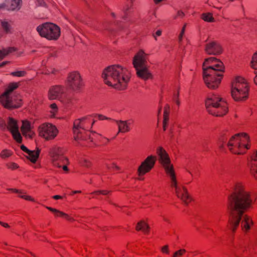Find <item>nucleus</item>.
<instances>
[{
    "label": "nucleus",
    "mask_w": 257,
    "mask_h": 257,
    "mask_svg": "<svg viewBox=\"0 0 257 257\" xmlns=\"http://www.w3.org/2000/svg\"><path fill=\"white\" fill-rule=\"evenodd\" d=\"M251 203L250 193L241 185L236 186L234 192L228 196V222L233 232L235 231L240 221L243 231L247 232L250 229L253 221L250 216L243 213L250 207Z\"/></svg>",
    "instance_id": "obj_1"
},
{
    "label": "nucleus",
    "mask_w": 257,
    "mask_h": 257,
    "mask_svg": "<svg viewBox=\"0 0 257 257\" xmlns=\"http://www.w3.org/2000/svg\"><path fill=\"white\" fill-rule=\"evenodd\" d=\"M101 76L105 84L118 90L126 89L131 79V73L128 69L118 64L104 68Z\"/></svg>",
    "instance_id": "obj_2"
},
{
    "label": "nucleus",
    "mask_w": 257,
    "mask_h": 257,
    "mask_svg": "<svg viewBox=\"0 0 257 257\" xmlns=\"http://www.w3.org/2000/svg\"><path fill=\"white\" fill-rule=\"evenodd\" d=\"M202 70L203 80L207 87L211 89L217 88L224 71L223 63L215 57L206 58L202 64Z\"/></svg>",
    "instance_id": "obj_3"
},
{
    "label": "nucleus",
    "mask_w": 257,
    "mask_h": 257,
    "mask_svg": "<svg viewBox=\"0 0 257 257\" xmlns=\"http://www.w3.org/2000/svg\"><path fill=\"white\" fill-rule=\"evenodd\" d=\"M149 54L143 49H140L134 55L132 63L136 71L137 76L140 78L147 80L152 78L153 75L147 65Z\"/></svg>",
    "instance_id": "obj_4"
},
{
    "label": "nucleus",
    "mask_w": 257,
    "mask_h": 257,
    "mask_svg": "<svg viewBox=\"0 0 257 257\" xmlns=\"http://www.w3.org/2000/svg\"><path fill=\"white\" fill-rule=\"evenodd\" d=\"M249 90V83L246 79L241 76H235L231 83V95L233 99L238 102L246 100Z\"/></svg>",
    "instance_id": "obj_5"
},
{
    "label": "nucleus",
    "mask_w": 257,
    "mask_h": 257,
    "mask_svg": "<svg viewBox=\"0 0 257 257\" xmlns=\"http://www.w3.org/2000/svg\"><path fill=\"white\" fill-rule=\"evenodd\" d=\"M250 142V138L247 134H237L229 139L227 146L231 153L242 155L249 149Z\"/></svg>",
    "instance_id": "obj_6"
},
{
    "label": "nucleus",
    "mask_w": 257,
    "mask_h": 257,
    "mask_svg": "<svg viewBox=\"0 0 257 257\" xmlns=\"http://www.w3.org/2000/svg\"><path fill=\"white\" fill-rule=\"evenodd\" d=\"M205 105L207 111L215 116H222L228 111L226 102L216 94H211L208 97Z\"/></svg>",
    "instance_id": "obj_7"
},
{
    "label": "nucleus",
    "mask_w": 257,
    "mask_h": 257,
    "mask_svg": "<svg viewBox=\"0 0 257 257\" xmlns=\"http://www.w3.org/2000/svg\"><path fill=\"white\" fill-rule=\"evenodd\" d=\"M94 123L90 118L84 117L75 119L72 128L74 139L79 144L86 140L84 134L91 128Z\"/></svg>",
    "instance_id": "obj_8"
},
{
    "label": "nucleus",
    "mask_w": 257,
    "mask_h": 257,
    "mask_svg": "<svg viewBox=\"0 0 257 257\" xmlns=\"http://www.w3.org/2000/svg\"><path fill=\"white\" fill-rule=\"evenodd\" d=\"M37 31L39 35L49 40H56L60 36V29L56 25L46 23L39 26Z\"/></svg>",
    "instance_id": "obj_9"
},
{
    "label": "nucleus",
    "mask_w": 257,
    "mask_h": 257,
    "mask_svg": "<svg viewBox=\"0 0 257 257\" xmlns=\"http://www.w3.org/2000/svg\"><path fill=\"white\" fill-rule=\"evenodd\" d=\"M38 131L39 136L48 141L54 140L59 133L56 126L50 123L41 124Z\"/></svg>",
    "instance_id": "obj_10"
},
{
    "label": "nucleus",
    "mask_w": 257,
    "mask_h": 257,
    "mask_svg": "<svg viewBox=\"0 0 257 257\" xmlns=\"http://www.w3.org/2000/svg\"><path fill=\"white\" fill-rule=\"evenodd\" d=\"M67 83L71 90L76 92H79L83 86L82 79L77 71H73L68 74Z\"/></svg>",
    "instance_id": "obj_11"
},
{
    "label": "nucleus",
    "mask_w": 257,
    "mask_h": 257,
    "mask_svg": "<svg viewBox=\"0 0 257 257\" xmlns=\"http://www.w3.org/2000/svg\"><path fill=\"white\" fill-rule=\"evenodd\" d=\"M0 103L5 108L14 109L21 105V99L16 96H11L10 94L4 93L0 97Z\"/></svg>",
    "instance_id": "obj_12"
},
{
    "label": "nucleus",
    "mask_w": 257,
    "mask_h": 257,
    "mask_svg": "<svg viewBox=\"0 0 257 257\" xmlns=\"http://www.w3.org/2000/svg\"><path fill=\"white\" fill-rule=\"evenodd\" d=\"M156 153L158 156L159 161L164 168L165 172L174 169L169 155L164 148L162 147H158Z\"/></svg>",
    "instance_id": "obj_13"
},
{
    "label": "nucleus",
    "mask_w": 257,
    "mask_h": 257,
    "mask_svg": "<svg viewBox=\"0 0 257 257\" xmlns=\"http://www.w3.org/2000/svg\"><path fill=\"white\" fill-rule=\"evenodd\" d=\"M156 161L157 157L156 156L150 155L148 156L138 168V175L143 176L150 172L154 168Z\"/></svg>",
    "instance_id": "obj_14"
},
{
    "label": "nucleus",
    "mask_w": 257,
    "mask_h": 257,
    "mask_svg": "<svg viewBox=\"0 0 257 257\" xmlns=\"http://www.w3.org/2000/svg\"><path fill=\"white\" fill-rule=\"evenodd\" d=\"M63 150L59 147H54L49 150V154L52 158V160L54 166L60 168L61 164L60 161H67V159L63 156Z\"/></svg>",
    "instance_id": "obj_15"
},
{
    "label": "nucleus",
    "mask_w": 257,
    "mask_h": 257,
    "mask_svg": "<svg viewBox=\"0 0 257 257\" xmlns=\"http://www.w3.org/2000/svg\"><path fill=\"white\" fill-rule=\"evenodd\" d=\"M7 128L12 134L14 140L19 143H21L22 138L19 131V125L17 120L9 117L7 121Z\"/></svg>",
    "instance_id": "obj_16"
},
{
    "label": "nucleus",
    "mask_w": 257,
    "mask_h": 257,
    "mask_svg": "<svg viewBox=\"0 0 257 257\" xmlns=\"http://www.w3.org/2000/svg\"><path fill=\"white\" fill-rule=\"evenodd\" d=\"M204 51L208 55L217 56L222 54L223 49L219 43L212 41L205 44Z\"/></svg>",
    "instance_id": "obj_17"
},
{
    "label": "nucleus",
    "mask_w": 257,
    "mask_h": 257,
    "mask_svg": "<svg viewBox=\"0 0 257 257\" xmlns=\"http://www.w3.org/2000/svg\"><path fill=\"white\" fill-rule=\"evenodd\" d=\"M247 165L250 175L257 180V151L250 156Z\"/></svg>",
    "instance_id": "obj_18"
},
{
    "label": "nucleus",
    "mask_w": 257,
    "mask_h": 257,
    "mask_svg": "<svg viewBox=\"0 0 257 257\" xmlns=\"http://www.w3.org/2000/svg\"><path fill=\"white\" fill-rule=\"evenodd\" d=\"M64 88L60 85L51 86L48 91V97L50 100L59 99L64 93Z\"/></svg>",
    "instance_id": "obj_19"
},
{
    "label": "nucleus",
    "mask_w": 257,
    "mask_h": 257,
    "mask_svg": "<svg viewBox=\"0 0 257 257\" xmlns=\"http://www.w3.org/2000/svg\"><path fill=\"white\" fill-rule=\"evenodd\" d=\"M178 198L185 204H188L191 201V197L188 193L187 188L184 186H181L180 188L175 192Z\"/></svg>",
    "instance_id": "obj_20"
},
{
    "label": "nucleus",
    "mask_w": 257,
    "mask_h": 257,
    "mask_svg": "<svg viewBox=\"0 0 257 257\" xmlns=\"http://www.w3.org/2000/svg\"><path fill=\"white\" fill-rule=\"evenodd\" d=\"M21 130L23 136L27 138L32 139L35 135L34 132L32 131L31 123L28 120L22 121Z\"/></svg>",
    "instance_id": "obj_21"
},
{
    "label": "nucleus",
    "mask_w": 257,
    "mask_h": 257,
    "mask_svg": "<svg viewBox=\"0 0 257 257\" xmlns=\"http://www.w3.org/2000/svg\"><path fill=\"white\" fill-rule=\"evenodd\" d=\"M169 176L170 180L171 186L175 188V192L180 188V186L178 185V182L174 169L166 172Z\"/></svg>",
    "instance_id": "obj_22"
},
{
    "label": "nucleus",
    "mask_w": 257,
    "mask_h": 257,
    "mask_svg": "<svg viewBox=\"0 0 257 257\" xmlns=\"http://www.w3.org/2000/svg\"><path fill=\"white\" fill-rule=\"evenodd\" d=\"M46 208L49 210L50 211H52V212L56 214V216H61L65 218L66 220L73 222L75 221V219L71 217L68 214H66L62 211H61L59 210H57L55 208H53L47 206Z\"/></svg>",
    "instance_id": "obj_23"
},
{
    "label": "nucleus",
    "mask_w": 257,
    "mask_h": 257,
    "mask_svg": "<svg viewBox=\"0 0 257 257\" xmlns=\"http://www.w3.org/2000/svg\"><path fill=\"white\" fill-rule=\"evenodd\" d=\"M250 66L254 70L255 76L253 78V81L255 84L257 85V51L252 56Z\"/></svg>",
    "instance_id": "obj_24"
},
{
    "label": "nucleus",
    "mask_w": 257,
    "mask_h": 257,
    "mask_svg": "<svg viewBox=\"0 0 257 257\" xmlns=\"http://www.w3.org/2000/svg\"><path fill=\"white\" fill-rule=\"evenodd\" d=\"M21 0H6V6L9 10H15L20 8Z\"/></svg>",
    "instance_id": "obj_25"
},
{
    "label": "nucleus",
    "mask_w": 257,
    "mask_h": 257,
    "mask_svg": "<svg viewBox=\"0 0 257 257\" xmlns=\"http://www.w3.org/2000/svg\"><path fill=\"white\" fill-rule=\"evenodd\" d=\"M116 123L118 125V133H125L130 131V128L127 121L116 120Z\"/></svg>",
    "instance_id": "obj_26"
},
{
    "label": "nucleus",
    "mask_w": 257,
    "mask_h": 257,
    "mask_svg": "<svg viewBox=\"0 0 257 257\" xmlns=\"http://www.w3.org/2000/svg\"><path fill=\"white\" fill-rule=\"evenodd\" d=\"M136 229L138 231H142L145 233H148L150 227L148 224L144 220L139 221L136 227Z\"/></svg>",
    "instance_id": "obj_27"
},
{
    "label": "nucleus",
    "mask_w": 257,
    "mask_h": 257,
    "mask_svg": "<svg viewBox=\"0 0 257 257\" xmlns=\"http://www.w3.org/2000/svg\"><path fill=\"white\" fill-rule=\"evenodd\" d=\"M40 153V150L38 148L36 150L34 151H29V152L28 153V155L27 156V158L29 159L32 163H35L39 156Z\"/></svg>",
    "instance_id": "obj_28"
},
{
    "label": "nucleus",
    "mask_w": 257,
    "mask_h": 257,
    "mask_svg": "<svg viewBox=\"0 0 257 257\" xmlns=\"http://www.w3.org/2000/svg\"><path fill=\"white\" fill-rule=\"evenodd\" d=\"M1 24L2 29L6 34H11L13 33L12 26L8 22L2 21Z\"/></svg>",
    "instance_id": "obj_29"
},
{
    "label": "nucleus",
    "mask_w": 257,
    "mask_h": 257,
    "mask_svg": "<svg viewBox=\"0 0 257 257\" xmlns=\"http://www.w3.org/2000/svg\"><path fill=\"white\" fill-rule=\"evenodd\" d=\"M201 19L205 22L213 23L215 22V19L213 17L212 14L210 13H203L201 15Z\"/></svg>",
    "instance_id": "obj_30"
},
{
    "label": "nucleus",
    "mask_w": 257,
    "mask_h": 257,
    "mask_svg": "<svg viewBox=\"0 0 257 257\" xmlns=\"http://www.w3.org/2000/svg\"><path fill=\"white\" fill-rule=\"evenodd\" d=\"M19 86V82H12L10 83L6 90L5 93L11 94L13 90L17 89Z\"/></svg>",
    "instance_id": "obj_31"
},
{
    "label": "nucleus",
    "mask_w": 257,
    "mask_h": 257,
    "mask_svg": "<svg viewBox=\"0 0 257 257\" xmlns=\"http://www.w3.org/2000/svg\"><path fill=\"white\" fill-rule=\"evenodd\" d=\"M58 108L57 104L55 103L51 104L50 105V116L51 117H55L56 115L58 113Z\"/></svg>",
    "instance_id": "obj_32"
},
{
    "label": "nucleus",
    "mask_w": 257,
    "mask_h": 257,
    "mask_svg": "<svg viewBox=\"0 0 257 257\" xmlns=\"http://www.w3.org/2000/svg\"><path fill=\"white\" fill-rule=\"evenodd\" d=\"M13 155L12 152L8 149H4L0 152V158L2 159H7Z\"/></svg>",
    "instance_id": "obj_33"
},
{
    "label": "nucleus",
    "mask_w": 257,
    "mask_h": 257,
    "mask_svg": "<svg viewBox=\"0 0 257 257\" xmlns=\"http://www.w3.org/2000/svg\"><path fill=\"white\" fill-rule=\"evenodd\" d=\"M170 106L167 104L164 107L163 121L168 122L169 120Z\"/></svg>",
    "instance_id": "obj_34"
},
{
    "label": "nucleus",
    "mask_w": 257,
    "mask_h": 257,
    "mask_svg": "<svg viewBox=\"0 0 257 257\" xmlns=\"http://www.w3.org/2000/svg\"><path fill=\"white\" fill-rule=\"evenodd\" d=\"M19 197L27 201L35 202V200L32 196L27 195L26 193L23 191V194H19Z\"/></svg>",
    "instance_id": "obj_35"
},
{
    "label": "nucleus",
    "mask_w": 257,
    "mask_h": 257,
    "mask_svg": "<svg viewBox=\"0 0 257 257\" xmlns=\"http://www.w3.org/2000/svg\"><path fill=\"white\" fill-rule=\"evenodd\" d=\"M5 57L9 55L11 53L16 51V49L15 47H9L1 50Z\"/></svg>",
    "instance_id": "obj_36"
},
{
    "label": "nucleus",
    "mask_w": 257,
    "mask_h": 257,
    "mask_svg": "<svg viewBox=\"0 0 257 257\" xmlns=\"http://www.w3.org/2000/svg\"><path fill=\"white\" fill-rule=\"evenodd\" d=\"M80 163L82 166L87 168H90L92 165L91 162L86 159H82Z\"/></svg>",
    "instance_id": "obj_37"
},
{
    "label": "nucleus",
    "mask_w": 257,
    "mask_h": 257,
    "mask_svg": "<svg viewBox=\"0 0 257 257\" xmlns=\"http://www.w3.org/2000/svg\"><path fill=\"white\" fill-rule=\"evenodd\" d=\"M6 165L8 169L12 170H15L19 168V165L14 162H9Z\"/></svg>",
    "instance_id": "obj_38"
},
{
    "label": "nucleus",
    "mask_w": 257,
    "mask_h": 257,
    "mask_svg": "<svg viewBox=\"0 0 257 257\" xmlns=\"http://www.w3.org/2000/svg\"><path fill=\"white\" fill-rule=\"evenodd\" d=\"M26 74V72L25 71H18L13 72L11 73V75L16 77H24Z\"/></svg>",
    "instance_id": "obj_39"
},
{
    "label": "nucleus",
    "mask_w": 257,
    "mask_h": 257,
    "mask_svg": "<svg viewBox=\"0 0 257 257\" xmlns=\"http://www.w3.org/2000/svg\"><path fill=\"white\" fill-rule=\"evenodd\" d=\"M186 251L185 249H180L174 253L172 257H181Z\"/></svg>",
    "instance_id": "obj_40"
},
{
    "label": "nucleus",
    "mask_w": 257,
    "mask_h": 257,
    "mask_svg": "<svg viewBox=\"0 0 257 257\" xmlns=\"http://www.w3.org/2000/svg\"><path fill=\"white\" fill-rule=\"evenodd\" d=\"M108 169H113L116 170H119L120 168L115 163H112L110 165H106Z\"/></svg>",
    "instance_id": "obj_41"
},
{
    "label": "nucleus",
    "mask_w": 257,
    "mask_h": 257,
    "mask_svg": "<svg viewBox=\"0 0 257 257\" xmlns=\"http://www.w3.org/2000/svg\"><path fill=\"white\" fill-rule=\"evenodd\" d=\"M185 16L184 12L181 11H179L177 12L176 16L175 17V19L183 18Z\"/></svg>",
    "instance_id": "obj_42"
},
{
    "label": "nucleus",
    "mask_w": 257,
    "mask_h": 257,
    "mask_svg": "<svg viewBox=\"0 0 257 257\" xmlns=\"http://www.w3.org/2000/svg\"><path fill=\"white\" fill-rule=\"evenodd\" d=\"M131 6L129 5L125 6L123 8V12L124 14V17L126 18L127 12L131 9Z\"/></svg>",
    "instance_id": "obj_43"
},
{
    "label": "nucleus",
    "mask_w": 257,
    "mask_h": 257,
    "mask_svg": "<svg viewBox=\"0 0 257 257\" xmlns=\"http://www.w3.org/2000/svg\"><path fill=\"white\" fill-rule=\"evenodd\" d=\"M161 251L165 253L168 254L169 252V246L168 245H164L161 248Z\"/></svg>",
    "instance_id": "obj_44"
},
{
    "label": "nucleus",
    "mask_w": 257,
    "mask_h": 257,
    "mask_svg": "<svg viewBox=\"0 0 257 257\" xmlns=\"http://www.w3.org/2000/svg\"><path fill=\"white\" fill-rule=\"evenodd\" d=\"M185 27H186V24L182 28L181 33L180 34V35L179 37V39L180 41H181L182 40V38H183V35L184 34L185 30Z\"/></svg>",
    "instance_id": "obj_45"
},
{
    "label": "nucleus",
    "mask_w": 257,
    "mask_h": 257,
    "mask_svg": "<svg viewBox=\"0 0 257 257\" xmlns=\"http://www.w3.org/2000/svg\"><path fill=\"white\" fill-rule=\"evenodd\" d=\"M73 99L71 98H67L64 101L63 103L66 104H70L72 103Z\"/></svg>",
    "instance_id": "obj_46"
},
{
    "label": "nucleus",
    "mask_w": 257,
    "mask_h": 257,
    "mask_svg": "<svg viewBox=\"0 0 257 257\" xmlns=\"http://www.w3.org/2000/svg\"><path fill=\"white\" fill-rule=\"evenodd\" d=\"M9 190L13 191L14 193L18 194H23V191L22 190H19L17 189H9Z\"/></svg>",
    "instance_id": "obj_47"
},
{
    "label": "nucleus",
    "mask_w": 257,
    "mask_h": 257,
    "mask_svg": "<svg viewBox=\"0 0 257 257\" xmlns=\"http://www.w3.org/2000/svg\"><path fill=\"white\" fill-rule=\"evenodd\" d=\"M98 118L101 120L109 119V118L102 114L98 115Z\"/></svg>",
    "instance_id": "obj_48"
},
{
    "label": "nucleus",
    "mask_w": 257,
    "mask_h": 257,
    "mask_svg": "<svg viewBox=\"0 0 257 257\" xmlns=\"http://www.w3.org/2000/svg\"><path fill=\"white\" fill-rule=\"evenodd\" d=\"M67 162H68V161H67V162H66V161H60V162H59V163L62 162V164H64V165L63 166V167H62V168H63V169L64 171H67L68 170V168H67V166H66V164H67ZM60 164H61V163H60Z\"/></svg>",
    "instance_id": "obj_49"
},
{
    "label": "nucleus",
    "mask_w": 257,
    "mask_h": 257,
    "mask_svg": "<svg viewBox=\"0 0 257 257\" xmlns=\"http://www.w3.org/2000/svg\"><path fill=\"white\" fill-rule=\"evenodd\" d=\"M110 191L108 190H98L97 193H101V194L106 195H107Z\"/></svg>",
    "instance_id": "obj_50"
},
{
    "label": "nucleus",
    "mask_w": 257,
    "mask_h": 257,
    "mask_svg": "<svg viewBox=\"0 0 257 257\" xmlns=\"http://www.w3.org/2000/svg\"><path fill=\"white\" fill-rule=\"evenodd\" d=\"M21 149L25 152L27 153L28 154V152H29V150H28L27 147H26L24 145H22L21 146Z\"/></svg>",
    "instance_id": "obj_51"
},
{
    "label": "nucleus",
    "mask_w": 257,
    "mask_h": 257,
    "mask_svg": "<svg viewBox=\"0 0 257 257\" xmlns=\"http://www.w3.org/2000/svg\"><path fill=\"white\" fill-rule=\"evenodd\" d=\"M37 3L39 6H44L45 3L43 0H37Z\"/></svg>",
    "instance_id": "obj_52"
},
{
    "label": "nucleus",
    "mask_w": 257,
    "mask_h": 257,
    "mask_svg": "<svg viewBox=\"0 0 257 257\" xmlns=\"http://www.w3.org/2000/svg\"><path fill=\"white\" fill-rule=\"evenodd\" d=\"M0 224L1 225H2L3 226H4V227H6V228H9L10 227L8 223H5V222L0 221Z\"/></svg>",
    "instance_id": "obj_53"
},
{
    "label": "nucleus",
    "mask_w": 257,
    "mask_h": 257,
    "mask_svg": "<svg viewBox=\"0 0 257 257\" xmlns=\"http://www.w3.org/2000/svg\"><path fill=\"white\" fill-rule=\"evenodd\" d=\"M5 125V121L0 117V127H3Z\"/></svg>",
    "instance_id": "obj_54"
},
{
    "label": "nucleus",
    "mask_w": 257,
    "mask_h": 257,
    "mask_svg": "<svg viewBox=\"0 0 257 257\" xmlns=\"http://www.w3.org/2000/svg\"><path fill=\"white\" fill-rule=\"evenodd\" d=\"M53 198L54 199H62V197L61 196H60V195H55V196H53Z\"/></svg>",
    "instance_id": "obj_55"
},
{
    "label": "nucleus",
    "mask_w": 257,
    "mask_h": 257,
    "mask_svg": "<svg viewBox=\"0 0 257 257\" xmlns=\"http://www.w3.org/2000/svg\"><path fill=\"white\" fill-rule=\"evenodd\" d=\"M4 57H5V56L3 53V52L1 50H0V60H2Z\"/></svg>",
    "instance_id": "obj_56"
},
{
    "label": "nucleus",
    "mask_w": 257,
    "mask_h": 257,
    "mask_svg": "<svg viewBox=\"0 0 257 257\" xmlns=\"http://www.w3.org/2000/svg\"><path fill=\"white\" fill-rule=\"evenodd\" d=\"M168 122L163 121V129L164 131L166 130L167 125Z\"/></svg>",
    "instance_id": "obj_57"
},
{
    "label": "nucleus",
    "mask_w": 257,
    "mask_h": 257,
    "mask_svg": "<svg viewBox=\"0 0 257 257\" xmlns=\"http://www.w3.org/2000/svg\"><path fill=\"white\" fill-rule=\"evenodd\" d=\"M161 34H162V32L160 30H158L156 32V35L157 36H160L161 35Z\"/></svg>",
    "instance_id": "obj_58"
},
{
    "label": "nucleus",
    "mask_w": 257,
    "mask_h": 257,
    "mask_svg": "<svg viewBox=\"0 0 257 257\" xmlns=\"http://www.w3.org/2000/svg\"><path fill=\"white\" fill-rule=\"evenodd\" d=\"M81 192V191H74L72 192V193L73 194H75V193H80Z\"/></svg>",
    "instance_id": "obj_59"
},
{
    "label": "nucleus",
    "mask_w": 257,
    "mask_h": 257,
    "mask_svg": "<svg viewBox=\"0 0 257 257\" xmlns=\"http://www.w3.org/2000/svg\"><path fill=\"white\" fill-rule=\"evenodd\" d=\"M97 191H94L93 192H92L91 194H96V195H98V194H100L101 193H97Z\"/></svg>",
    "instance_id": "obj_60"
},
{
    "label": "nucleus",
    "mask_w": 257,
    "mask_h": 257,
    "mask_svg": "<svg viewBox=\"0 0 257 257\" xmlns=\"http://www.w3.org/2000/svg\"><path fill=\"white\" fill-rule=\"evenodd\" d=\"M5 7H6V3L5 4H3L2 5H0V9L1 8H5Z\"/></svg>",
    "instance_id": "obj_61"
},
{
    "label": "nucleus",
    "mask_w": 257,
    "mask_h": 257,
    "mask_svg": "<svg viewBox=\"0 0 257 257\" xmlns=\"http://www.w3.org/2000/svg\"><path fill=\"white\" fill-rule=\"evenodd\" d=\"M6 64V62H3L0 64V67L4 66Z\"/></svg>",
    "instance_id": "obj_62"
},
{
    "label": "nucleus",
    "mask_w": 257,
    "mask_h": 257,
    "mask_svg": "<svg viewBox=\"0 0 257 257\" xmlns=\"http://www.w3.org/2000/svg\"><path fill=\"white\" fill-rule=\"evenodd\" d=\"M57 72V70H56V69H54V70L51 72V73H53V74H55Z\"/></svg>",
    "instance_id": "obj_63"
},
{
    "label": "nucleus",
    "mask_w": 257,
    "mask_h": 257,
    "mask_svg": "<svg viewBox=\"0 0 257 257\" xmlns=\"http://www.w3.org/2000/svg\"><path fill=\"white\" fill-rule=\"evenodd\" d=\"M176 103H177V105H179L180 104V101L178 99H177L176 100Z\"/></svg>",
    "instance_id": "obj_64"
}]
</instances>
